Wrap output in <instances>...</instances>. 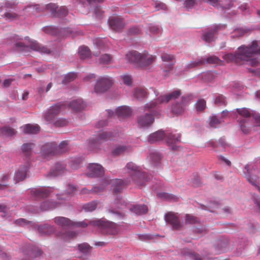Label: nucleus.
Returning a JSON list of instances; mask_svg holds the SVG:
<instances>
[{"mask_svg": "<svg viewBox=\"0 0 260 260\" xmlns=\"http://www.w3.org/2000/svg\"><path fill=\"white\" fill-rule=\"evenodd\" d=\"M214 103L218 106H225L226 104L225 97L222 95H219L216 97Z\"/></svg>", "mask_w": 260, "mask_h": 260, "instance_id": "nucleus-54", "label": "nucleus"}, {"mask_svg": "<svg viewBox=\"0 0 260 260\" xmlns=\"http://www.w3.org/2000/svg\"><path fill=\"white\" fill-rule=\"evenodd\" d=\"M38 230L41 235H50L55 232L54 228L47 224L39 226L38 228Z\"/></svg>", "mask_w": 260, "mask_h": 260, "instance_id": "nucleus-31", "label": "nucleus"}, {"mask_svg": "<svg viewBox=\"0 0 260 260\" xmlns=\"http://www.w3.org/2000/svg\"><path fill=\"white\" fill-rule=\"evenodd\" d=\"M71 108L75 111H78L83 109L85 107V104L81 99L74 100L70 103Z\"/></svg>", "mask_w": 260, "mask_h": 260, "instance_id": "nucleus-32", "label": "nucleus"}, {"mask_svg": "<svg viewBox=\"0 0 260 260\" xmlns=\"http://www.w3.org/2000/svg\"><path fill=\"white\" fill-rule=\"evenodd\" d=\"M196 4H197L195 0H186L183 5L184 7L187 9H191Z\"/></svg>", "mask_w": 260, "mask_h": 260, "instance_id": "nucleus-61", "label": "nucleus"}, {"mask_svg": "<svg viewBox=\"0 0 260 260\" xmlns=\"http://www.w3.org/2000/svg\"><path fill=\"white\" fill-rule=\"evenodd\" d=\"M181 94L180 90H176L169 94L158 97L154 102H156L157 105L159 106L160 104L167 103L172 100L178 99Z\"/></svg>", "mask_w": 260, "mask_h": 260, "instance_id": "nucleus-16", "label": "nucleus"}, {"mask_svg": "<svg viewBox=\"0 0 260 260\" xmlns=\"http://www.w3.org/2000/svg\"><path fill=\"white\" fill-rule=\"evenodd\" d=\"M79 54L81 59H86L90 57L91 52L88 47L82 46L79 49Z\"/></svg>", "mask_w": 260, "mask_h": 260, "instance_id": "nucleus-38", "label": "nucleus"}, {"mask_svg": "<svg viewBox=\"0 0 260 260\" xmlns=\"http://www.w3.org/2000/svg\"><path fill=\"white\" fill-rule=\"evenodd\" d=\"M68 148H69L68 141H62L58 146L57 145V154L66 152L67 151H68Z\"/></svg>", "mask_w": 260, "mask_h": 260, "instance_id": "nucleus-47", "label": "nucleus"}, {"mask_svg": "<svg viewBox=\"0 0 260 260\" xmlns=\"http://www.w3.org/2000/svg\"><path fill=\"white\" fill-rule=\"evenodd\" d=\"M24 258L22 260H38L41 256L40 249L37 247L28 246L22 250Z\"/></svg>", "mask_w": 260, "mask_h": 260, "instance_id": "nucleus-9", "label": "nucleus"}, {"mask_svg": "<svg viewBox=\"0 0 260 260\" xmlns=\"http://www.w3.org/2000/svg\"><path fill=\"white\" fill-rule=\"evenodd\" d=\"M96 207V203L94 202L86 204L84 205L83 208L85 211L91 212L95 210Z\"/></svg>", "mask_w": 260, "mask_h": 260, "instance_id": "nucleus-57", "label": "nucleus"}, {"mask_svg": "<svg viewBox=\"0 0 260 260\" xmlns=\"http://www.w3.org/2000/svg\"><path fill=\"white\" fill-rule=\"evenodd\" d=\"M144 110L149 112L146 113L144 115L139 117L138 123L141 127L149 126L154 121V117L159 114L160 110L159 106L157 105L156 102L151 101L146 104Z\"/></svg>", "mask_w": 260, "mask_h": 260, "instance_id": "nucleus-3", "label": "nucleus"}, {"mask_svg": "<svg viewBox=\"0 0 260 260\" xmlns=\"http://www.w3.org/2000/svg\"><path fill=\"white\" fill-rule=\"evenodd\" d=\"M180 134H173L170 133L167 136V143L171 144L176 143V142L180 141Z\"/></svg>", "mask_w": 260, "mask_h": 260, "instance_id": "nucleus-41", "label": "nucleus"}, {"mask_svg": "<svg viewBox=\"0 0 260 260\" xmlns=\"http://www.w3.org/2000/svg\"><path fill=\"white\" fill-rule=\"evenodd\" d=\"M186 223L188 224H194L198 222V218L192 215L187 214L185 219Z\"/></svg>", "mask_w": 260, "mask_h": 260, "instance_id": "nucleus-58", "label": "nucleus"}, {"mask_svg": "<svg viewBox=\"0 0 260 260\" xmlns=\"http://www.w3.org/2000/svg\"><path fill=\"white\" fill-rule=\"evenodd\" d=\"M88 172L87 175L90 177H97L104 174V168L98 164H92L88 166Z\"/></svg>", "mask_w": 260, "mask_h": 260, "instance_id": "nucleus-15", "label": "nucleus"}, {"mask_svg": "<svg viewBox=\"0 0 260 260\" xmlns=\"http://www.w3.org/2000/svg\"><path fill=\"white\" fill-rule=\"evenodd\" d=\"M109 26L111 29L116 31H121L125 25L123 18L119 16H113L108 20Z\"/></svg>", "mask_w": 260, "mask_h": 260, "instance_id": "nucleus-13", "label": "nucleus"}, {"mask_svg": "<svg viewBox=\"0 0 260 260\" xmlns=\"http://www.w3.org/2000/svg\"><path fill=\"white\" fill-rule=\"evenodd\" d=\"M64 166L60 163H56L50 172L49 175L51 176H57L66 171Z\"/></svg>", "mask_w": 260, "mask_h": 260, "instance_id": "nucleus-26", "label": "nucleus"}, {"mask_svg": "<svg viewBox=\"0 0 260 260\" xmlns=\"http://www.w3.org/2000/svg\"><path fill=\"white\" fill-rule=\"evenodd\" d=\"M79 250L83 253H87L90 249V247L87 244L83 243L78 245Z\"/></svg>", "mask_w": 260, "mask_h": 260, "instance_id": "nucleus-60", "label": "nucleus"}, {"mask_svg": "<svg viewBox=\"0 0 260 260\" xmlns=\"http://www.w3.org/2000/svg\"><path fill=\"white\" fill-rule=\"evenodd\" d=\"M216 75L215 72H208L205 73L202 78L205 81L210 82L215 78Z\"/></svg>", "mask_w": 260, "mask_h": 260, "instance_id": "nucleus-53", "label": "nucleus"}, {"mask_svg": "<svg viewBox=\"0 0 260 260\" xmlns=\"http://www.w3.org/2000/svg\"><path fill=\"white\" fill-rule=\"evenodd\" d=\"M192 99L193 96L190 94L184 95L181 98V102L185 104V105L186 106L187 103H188L190 101L192 100Z\"/></svg>", "mask_w": 260, "mask_h": 260, "instance_id": "nucleus-62", "label": "nucleus"}, {"mask_svg": "<svg viewBox=\"0 0 260 260\" xmlns=\"http://www.w3.org/2000/svg\"><path fill=\"white\" fill-rule=\"evenodd\" d=\"M220 28V26L216 25L205 29L202 34V39L206 43H210L215 39V36Z\"/></svg>", "mask_w": 260, "mask_h": 260, "instance_id": "nucleus-14", "label": "nucleus"}, {"mask_svg": "<svg viewBox=\"0 0 260 260\" xmlns=\"http://www.w3.org/2000/svg\"><path fill=\"white\" fill-rule=\"evenodd\" d=\"M3 17L7 20L13 21L19 18V15L17 13L12 11H7L3 15Z\"/></svg>", "mask_w": 260, "mask_h": 260, "instance_id": "nucleus-43", "label": "nucleus"}, {"mask_svg": "<svg viewBox=\"0 0 260 260\" xmlns=\"http://www.w3.org/2000/svg\"><path fill=\"white\" fill-rule=\"evenodd\" d=\"M223 121L221 119H218L216 116H213L210 118V125L213 127H217Z\"/></svg>", "mask_w": 260, "mask_h": 260, "instance_id": "nucleus-49", "label": "nucleus"}, {"mask_svg": "<svg viewBox=\"0 0 260 260\" xmlns=\"http://www.w3.org/2000/svg\"><path fill=\"white\" fill-rule=\"evenodd\" d=\"M112 57L108 54L102 55L99 58V62L101 63L108 64L112 62Z\"/></svg>", "mask_w": 260, "mask_h": 260, "instance_id": "nucleus-48", "label": "nucleus"}, {"mask_svg": "<svg viewBox=\"0 0 260 260\" xmlns=\"http://www.w3.org/2000/svg\"><path fill=\"white\" fill-rule=\"evenodd\" d=\"M146 95V92L145 89L142 88H136L134 91V96L139 100L143 99Z\"/></svg>", "mask_w": 260, "mask_h": 260, "instance_id": "nucleus-44", "label": "nucleus"}, {"mask_svg": "<svg viewBox=\"0 0 260 260\" xmlns=\"http://www.w3.org/2000/svg\"><path fill=\"white\" fill-rule=\"evenodd\" d=\"M185 104H183L182 102L177 103L172 105V111L174 114L176 115L182 114L185 110Z\"/></svg>", "mask_w": 260, "mask_h": 260, "instance_id": "nucleus-36", "label": "nucleus"}, {"mask_svg": "<svg viewBox=\"0 0 260 260\" xmlns=\"http://www.w3.org/2000/svg\"><path fill=\"white\" fill-rule=\"evenodd\" d=\"M132 114V110L126 106H121L117 108L116 114L120 119L129 116Z\"/></svg>", "mask_w": 260, "mask_h": 260, "instance_id": "nucleus-27", "label": "nucleus"}, {"mask_svg": "<svg viewBox=\"0 0 260 260\" xmlns=\"http://www.w3.org/2000/svg\"><path fill=\"white\" fill-rule=\"evenodd\" d=\"M114 204L118 208L120 209H123L124 207L126 206L125 201L122 198H117L116 199Z\"/></svg>", "mask_w": 260, "mask_h": 260, "instance_id": "nucleus-59", "label": "nucleus"}, {"mask_svg": "<svg viewBox=\"0 0 260 260\" xmlns=\"http://www.w3.org/2000/svg\"><path fill=\"white\" fill-rule=\"evenodd\" d=\"M128 208L131 211L139 215L145 214L148 211L147 207L144 205H137L133 207H128Z\"/></svg>", "mask_w": 260, "mask_h": 260, "instance_id": "nucleus-33", "label": "nucleus"}, {"mask_svg": "<svg viewBox=\"0 0 260 260\" xmlns=\"http://www.w3.org/2000/svg\"><path fill=\"white\" fill-rule=\"evenodd\" d=\"M165 137V134L164 132L158 131L156 132L149 136L148 141L150 143H153L156 142L160 141L162 140V139Z\"/></svg>", "mask_w": 260, "mask_h": 260, "instance_id": "nucleus-34", "label": "nucleus"}, {"mask_svg": "<svg viewBox=\"0 0 260 260\" xmlns=\"http://www.w3.org/2000/svg\"><path fill=\"white\" fill-rule=\"evenodd\" d=\"M228 246V243L227 242L218 241L216 249L219 253L224 252L226 251Z\"/></svg>", "mask_w": 260, "mask_h": 260, "instance_id": "nucleus-46", "label": "nucleus"}, {"mask_svg": "<svg viewBox=\"0 0 260 260\" xmlns=\"http://www.w3.org/2000/svg\"><path fill=\"white\" fill-rule=\"evenodd\" d=\"M45 9L49 11L52 15L55 17H63L68 14V10L64 6L59 8L55 4L50 3L45 6Z\"/></svg>", "mask_w": 260, "mask_h": 260, "instance_id": "nucleus-10", "label": "nucleus"}, {"mask_svg": "<svg viewBox=\"0 0 260 260\" xmlns=\"http://www.w3.org/2000/svg\"><path fill=\"white\" fill-rule=\"evenodd\" d=\"M111 78L108 77L100 78L94 86V91L96 93H103L108 90L112 85Z\"/></svg>", "mask_w": 260, "mask_h": 260, "instance_id": "nucleus-8", "label": "nucleus"}, {"mask_svg": "<svg viewBox=\"0 0 260 260\" xmlns=\"http://www.w3.org/2000/svg\"><path fill=\"white\" fill-rule=\"evenodd\" d=\"M149 157L150 160L157 165L161 159V156L157 152H153L150 154Z\"/></svg>", "mask_w": 260, "mask_h": 260, "instance_id": "nucleus-55", "label": "nucleus"}, {"mask_svg": "<svg viewBox=\"0 0 260 260\" xmlns=\"http://www.w3.org/2000/svg\"><path fill=\"white\" fill-rule=\"evenodd\" d=\"M260 52L257 49V42L253 41L251 45L241 46L235 53H228L223 56V58L228 62H234L238 64H247L253 67L259 65L257 58H252L253 55Z\"/></svg>", "mask_w": 260, "mask_h": 260, "instance_id": "nucleus-1", "label": "nucleus"}, {"mask_svg": "<svg viewBox=\"0 0 260 260\" xmlns=\"http://www.w3.org/2000/svg\"><path fill=\"white\" fill-rule=\"evenodd\" d=\"M68 123V121L64 119H59L55 121L54 125L56 126L61 127L66 125Z\"/></svg>", "mask_w": 260, "mask_h": 260, "instance_id": "nucleus-64", "label": "nucleus"}, {"mask_svg": "<svg viewBox=\"0 0 260 260\" xmlns=\"http://www.w3.org/2000/svg\"><path fill=\"white\" fill-rule=\"evenodd\" d=\"M11 43L14 49L17 52L26 53L31 49L42 53H49L50 50L47 48L42 46L36 41H33L28 37L19 38L17 36L13 37Z\"/></svg>", "mask_w": 260, "mask_h": 260, "instance_id": "nucleus-2", "label": "nucleus"}, {"mask_svg": "<svg viewBox=\"0 0 260 260\" xmlns=\"http://www.w3.org/2000/svg\"><path fill=\"white\" fill-rule=\"evenodd\" d=\"M76 77L77 75L75 73H69L65 76L62 83L64 84H67L68 83L73 81Z\"/></svg>", "mask_w": 260, "mask_h": 260, "instance_id": "nucleus-51", "label": "nucleus"}, {"mask_svg": "<svg viewBox=\"0 0 260 260\" xmlns=\"http://www.w3.org/2000/svg\"><path fill=\"white\" fill-rule=\"evenodd\" d=\"M16 131L13 128L5 126L0 129V134L3 136H12L15 135Z\"/></svg>", "mask_w": 260, "mask_h": 260, "instance_id": "nucleus-40", "label": "nucleus"}, {"mask_svg": "<svg viewBox=\"0 0 260 260\" xmlns=\"http://www.w3.org/2000/svg\"><path fill=\"white\" fill-rule=\"evenodd\" d=\"M245 169L247 171V174L246 175V178L247 180L252 185H255L257 177L256 175H253L252 171L253 170L255 171V169L251 168L249 165L245 166Z\"/></svg>", "mask_w": 260, "mask_h": 260, "instance_id": "nucleus-29", "label": "nucleus"}, {"mask_svg": "<svg viewBox=\"0 0 260 260\" xmlns=\"http://www.w3.org/2000/svg\"><path fill=\"white\" fill-rule=\"evenodd\" d=\"M165 219L175 229H179L181 227V224L178 217L173 212L168 213L165 216Z\"/></svg>", "mask_w": 260, "mask_h": 260, "instance_id": "nucleus-21", "label": "nucleus"}, {"mask_svg": "<svg viewBox=\"0 0 260 260\" xmlns=\"http://www.w3.org/2000/svg\"><path fill=\"white\" fill-rule=\"evenodd\" d=\"M55 234L58 237H60L65 241L71 240L77 236V233L74 232H68L63 233L59 232L56 233Z\"/></svg>", "mask_w": 260, "mask_h": 260, "instance_id": "nucleus-37", "label": "nucleus"}, {"mask_svg": "<svg viewBox=\"0 0 260 260\" xmlns=\"http://www.w3.org/2000/svg\"><path fill=\"white\" fill-rule=\"evenodd\" d=\"M126 167L129 171L131 178L133 181L138 186H142L147 181L146 175L141 171L139 167L136 166L132 162H128Z\"/></svg>", "mask_w": 260, "mask_h": 260, "instance_id": "nucleus-4", "label": "nucleus"}, {"mask_svg": "<svg viewBox=\"0 0 260 260\" xmlns=\"http://www.w3.org/2000/svg\"><path fill=\"white\" fill-rule=\"evenodd\" d=\"M42 154L44 156L57 154V144L55 142L47 143L42 146L41 148Z\"/></svg>", "mask_w": 260, "mask_h": 260, "instance_id": "nucleus-17", "label": "nucleus"}, {"mask_svg": "<svg viewBox=\"0 0 260 260\" xmlns=\"http://www.w3.org/2000/svg\"><path fill=\"white\" fill-rule=\"evenodd\" d=\"M132 150V147L129 146L122 145H118L115 147L112 151L113 155H119L126 152H128Z\"/></svg>", "mask_w": 260, "mask_h": 260, "instance_id": "nucleus-30", "label": "nucleus"}, {"mask_svg": "<svg viewBox=\"0 0 260 260\" xmlns=\"http://www.w3.org/2000/svg\"><path fill=\"white\" fill-rule=\"evenodd\" d=\"M241 131L245 134L248 133L254 126H258L256 125L254 120H247L246 119L238 120Z\"/></svg>", "mask_w": 260, "mask_h": 260, "instance_id": "nucleus-19", "label": "nucleus"}, {"mask_svg": "<svg viewBox=\"0 0 260 260\" xmlns=\"http://www.w3.org/2000/svg\"><path fill=\"white\" fill-rule=\"evenodd\" d=\"M238 114L242 117V119H246L247 120H254L256 125H260V115H252L251 112L247 108H241L236 109Z\"/></svg>", "mask_w": 260, "mask_h": 260, "instance_id": "nucleus-11", "label": "nucleus"}, {"mask_svg": "<svg viewBox=\"0 0 260 260\" xmlns=\"http://www.w3.org/2000/svg\"><path fill=\"white\" fill-rule=\"evenodd\" d=\"M123 83L127 85H130L132 84V78L131 76L128 75H124L122 77Z\"/></svg>", "mask_w": 260, "mask_h": 260, "instance_id": "nucleus-63", "label": "nucleus"}, {"mask_svg": "<svg viewBox=\"0 0 260 260\" xmlns=\"http://www.w3.org/2000/svg\"><path fill=\"white\" fill-rule=\"evenodd\" d=\"M34 146V144L31 143H25L22 145V152L26 157H28L31 154Z\"/></svg>", "mask_w": 260, "mask_h": 260, "instance_id": "nucleus-39", "label": "nucleus"}, {"mask_svg": "<svg viewBox=\"0 0 260 260\" xmlns=\"http://www.w3.org/2000/svg\"><path fill=\"white\" fill-rule=\"evenodd\" d=\"M206 108V102L205 100L203 99H200L197 101L195 104V108L197 111L202 112Z\"/></svg>", "mask_w": 260, "mask_h": 260, "instance_id": "nucleus-42", "label": "nucleus"}, {"mask_svg": "<svg viewBox=\"0 0 260 260\" xmlns=\"http://www.w3.org/2000/svg\"><path fill=\"white\" fill-rule=\"evenodd\" d=\"M58 204H60V203L54 202L52 200H47L42 203L40 208L42 210L53 209L57 206Z\"/></svg>", "mask_w": 260, "mask_h": 260, "instance_id": "nucleus-35", "label": "nucleus"}, {"mask_svg": "<svg viewBox=\"0 0 260 260\" xmlns=\"http://www.w3.org/2000/svg\"><path fill=\"white\" fill-rule=\"evenodd\" d=\"M104 189V187H94L92 188L91 190H88L86 188H83L82 190V193H90L92 192H95V193H98L102 191Z\"/></svg>", "mask_w": 260, "mask_h": 260, "instance_id": "nucleus-56", "label": "nucleus"}, {"mask_svg": "<svg viewBox=\"0 0 260 260\" xmlns=\"http://www.w3.org/2000/svg\"><path fill=\"white\" fill-rule=\"evenodd\" d=\"M52 191L47 188L39 187L32 189L31 191V194L36 199H43L47 197Z\"/></svg>", "mask_w": 260, "mask_h": 260, "instance_id": "nucleus-18", "label": "nucleus"}, {"mask_svg": "<svg viewBox=\"0 0 260 260\" xmlns=\"http://www.w3.org/2000/svg\"><path fill=\"white\" fill-rule=\"evenodd\" d=\"M28 171V167L26 165L21 166L17 171L15 176V180L16 182L23 180L27 175V172Z\"/></svg>", "mask_w": 260, "mask_h": 260, "instance_id": "nucleus-25", "label": "nucleus"}, {"mask_svg": "<svg viewBox=\"0 0 260 260\" xmlns=\"http://www.w3.org/2000/svg\"><path fill=\"white\" fill-rule=\"evenodd\" d=\"M110 183L112 184L113 192L115 193L119 192L123 189L124 185L127 184V182L118 179L107 181V184Z\"/></svg>", "mask_w": 260, "mask_h": 260, "instance_id": "nucleus-22", "label": "nucleus"}, {"mask_svg": "<svg viewBox=\"0 0 260 260\" xmlns=\"http://www.w3.org/2000/svg\"><path fill=\"white\" fill-rule=\"evenodd\" d=\"M21 128H22L23 133L27 134H35L40 131V127L38 125L27 124Z\"/></svg>", "mask_w": 260, "mask_h": 260, "instance_id": "nucleus-28", "label": "nucleus"}, {"mask_svg": "<svg viewBox=\"0 0 260 260\" xmlns=\"http://www.w3.org/2000/svg\"><path fill=\"white\" fill-rule=\"evenodd\" d=\"M155 59L154 57L147 52L140 53L138 67H144L149 66L154 61Z\"/></svg>", "mask_w": 260, "mask_h": 260, "instance_id": "nucleus-20", "label": "nucleus"}, {"mask_svg": "<svg viewBox=\"0 0 260 260\" xmlns=\"http://www.w3.org/2000/svg\"><path fill=\"white\" fill-rule=\"evenodd\" d=\"M140 53L137 51H130L126 54L125 57L127 61L138 66L140 59Z\"/></svg>", "mask_w": 260, "mask_h": 260, "instance_id": "nucleus-24", "label": "nucleus"}, {"mask_svg": "<svg viewBox=\"0 0 260 260\" xmlns=\"http://www.w3.org/2000/svg\"><path fill=\"white\" fill-rule=\"evenodd\" d=\"M205 63L204 58H201L196 60L191 61L186 65V68L191 69L199 66H201Z\"/></svg>", "mask_w": 260, "mask_h": 260, "instance_id": "nucleus-45", "label": "nucleus"}, {"mask_svg": "<svg viewBox=\"0 0 260 260\" xmlns=\"http://www.w3.org/2000/svg\"><path fill=\"white\" fill-rule=\"evenodd\" d=\"M113 138L114 136L111 132H102L98 134L95 139L91 140L89 141V147L91 149L93 150L96 148L100 143L110 140Z\"/></svg>", "mask_w": 260, "mask_h": 260, "instance_id": "nucleus-6", "label": "nucleus"}, {"mask_svg": "<svg viewBox=\"0 0 260 260\" xmlns=\"http://www.w3.org/2000/svg\"><path fill=\"white\" fill-rule=\"evenodd\" d=\"M63 103H58L52 106L45 115V118L48 122H52L56 116L65 107Z\"/></svg>", "mask_w": 260, "mask_h": 260, "instance_id": "nucleus-12", "label": "nucleus"}, {"mask_svg": "<svg viewBox=\"0 0 260 260\" xmlns=\"http://www.w3.org/2000/svg\"><path fill=\"white\" fill-rule=\"evenodd\" d=\"M90 223L101 228L103 233L107 234L115 235L119 232L118 226L112 222L100 219L90 221Z\"/></svg>", "mask_w": 260, "mask_h": 260, "instance_id": "nucleus-5", "label": "nucleus"}, {"mask_svg": "<svg viewBox=\"0 0 260 260\" xmlns=\"http://www.w3.org/2000/svg\"><path fill=\"white\" fill-rule=\"evenodd\" d=\"M182 253L185 255L189 256L194 260H201L199 254H196L193 252L190 251L188 249H183Z\"/></svg>", "mask_w": 260, "mask_h": 260, "instance_id": "nucleus-50", "label": "nucleus"}, {"mask_svg": "<svg viewBox=\"0 0 260 260\" xmlns=\"http://www.w3.org/2000/svg\"><path fill=\"white\" fill-rule=\"evenodd\" d=\"M161 58L162 61L161 69L163 71L168 72L172 71L176 62L174 55L164 52L161 54Z\"/></svg>", "mask_w": 260, "mask_h": 260, "instance_id": "nucleus-7", "label": "nucleus"}, {"mask_svg": "<svg viewBox=\"0 0 260 260\" xmlns=\"http://www.w3.org/2000/svg\"><path fill=\"white\" fill-rule=\"evenodd\" d=\"M54 222L57 225L62 228V229L69 228L74 224L70 219L64 217H55L54 218Z\"/></svg>", "mask_w": 260, "mask_h": 260, "instance_id": "nucleus-23", "label": "nucleus"}, {"mask_svg": "<svg viewBox=\"0 0 260 260\" xmlns=\"http://www.w3.org/2000/svg\"><path fill=\"white\" fill-rule=\"evenodd\" d=\"M205 63L218 64L221 60L216 56H211L207 58H204Z\"/></svg>", "mask_w": 260, "mask_h": 260, "instance_id": "nucleus-52", "label": "nucleus"}]
</instances>
